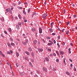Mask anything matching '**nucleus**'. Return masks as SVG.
I'll return each mask as SVG.
<instances>
[{"label":"nucleus","instance_id":"obj_1","mask_svg":"<svg viewBox=\"0 0 77 77\" xmlns=\"http://www.w3.org/2000/svg\"><path fill=\"white\" fill-rule=\"evenodd\" d=\"M46 16H47V14L45 13L43 14L42 15V17L44 18H46Z\"/></svg>","mask_w":77,"mask_h":77},{"label":"nucleus","instance_id":"obj_2","mask_svg":"<svg viewBox=\"0 0 77 77\" xmlns=\"http://www.w3.org/2000/svg\"><path fill=\"white\" fill-rule=\"evenodd\" d=\"M43 70L45 71V72H47V69L46 68H45L44 67H43Z\"/></svg>","mask_w":77,"mask_h":77},{"label":"nucleus","instance_id":"obj_3","mask_svg":"<svg viewBox=\"0 0 77 77\" xmlns=\"http://www.w3.org/2000/svg\"><path fill=\"white\" fill-rule=\"evenodd\" d=\"M39 32L40 33H42V30L41 28H39Z\"/></svg>","mask_w":77,"mask_h":77},{"label":"nucleus","instance_id":"obj_4","mask_svg":"<svg viewBox=\"0 0 77 77\" xmlns=\"http://www.w3.org/2000/svg\"><path fill=\"white\" fill-rule=\"evenodd\" d=\"M7 44L8 46L9 47H10V48L12 47V46H11V45L10 44L8 43H7Z\"/></svg>","mask_w":77,"mask_h":77},{"label":"nucleus","instance_id":"obj_5","mask_svg":"<svg viewBox=\"0 0 77 77\" xmlns=\"http://www.w3.org/2000/svg\"><path fill=\"white\" fill-rule=\"evenodd\" d=\"M10 40L11 41V42H14V40H13V39L12 38H10Z\"/></svg>","mask_w":77,"mask_h":77},{"label":"nucleus","instance_id":"obj_6","mask_svg":"<svg viewBox=\"0 0 77 77\" xmlns=\"http://www.w3.org/2000/svg\"><path fill=\"white\" fill-rule=\"evenodd\" d=\"M25 53H26V54L28 55H30V54L29 53V52H27V51H25Z\"/></svg>","mask_w":77,"mask_h":77},{"label":"nucleus","instance_id":"obj_7","mask_svg":"<svg viewBox=\"0 0 77 77\" xmlns=\"http://www.w3.org/2000/svg\"><path fill=\"white\" fill-rule=\"evenodd\" d=\"M32 32H35L36 30V29L35 28H33L32 29Z\"/></svg>","mask_w":77,"mask_h":77},{"label":"nucleus","instance_id":"obj_8","mask_svg":"<svg viewBox=\"0 0 77 77\" xmlns=\"http://www.w3.org/2000/svg\"><path fill=\"white\" fill-rule=\"evenodd\" d=\"M37 43V41H36V40H34V44H36Z\"/></svg>","mask_w":77,"mask_h":77},{"label":"nucleus","instance_id":"obj_9","mask_svg":"<svg viewBox=\"0 0 77 77\" xmlns=\"http://www.w3.org/2000/svg\"><path fill=\"white\" fill-rule=\"evenodd\" d=\"M53 24H54V23L53 22H52V23H51V28H52V27H53Z\"/></svg>","mask_w":77,"mask_h":77},{"label":"nucleus","instance_id":"obj_10","mask_svg":"<svg viewBox=\"0 0 77 77\" xmlns=\"http://www.w3.org/2000/svg\"><path fill=\"white\" fill-rule=\"evenodd\" d=\"M38 50H39L40 52H42L43 51V49L42 48H40L39 49H38Z\"/></svg>","mask_w":77,"mask_h":77},{"label":"nucleus","instance_id":"obj_11","mask_svg":"<svg viewBox=\"0 0 77 77\" xmlns=\"http://www.w3.org/2000/svg\"><path fill=\"white\" fill-rule=\"evenodd\" d=\"M16 27L17 29H20V26H19L18 25H16Z\"/></svg>","mask_w":77,"mask_h":77},{"label":"nucleus","instance_id":"obj_12","mask_svg":"<svg viewBox=\"0 0 77 77\" xmlns=\"http://www.w3.org/2000/svg\"><path fill=\"white\" fill-rule=\"evenodd\" d=\"M45 59H46V60L47 61V62H49V59H48V58L47 57H46Z\"/></svg>","mask_w":77,"mask_h":77},{"label":"nucleus","instance_id":"obj_13","mask_svg":"<svg viewBox=\"0 0 77 77\" xmlns=\"http://www.w3.org/2000/svg\"><path fill=\"white\" fill-rule=\"evenodd\" d=\"M66 73L67 75H69V73L68 72H66Z\"/></svg>","mask_w":77,"mask_h":77},{"label":"nucleus","instance_id":"obj_14","mask_svg":"<svg viewBox=\"0 0 77 77\" xmlns=\"http://www.w3.org/2000/svg\"><path fill=\"white\" fill-rule=\"evenodd\" d=\"M16 54L17 57H18V56H19V54L18 52H16Z\"/></svg>","mask_w":77,"mask_h":77},{"label":"nucleus","instance_id":"obj_15","mask_svg":"<svg viewBox=\"0 0 77 77\" xmlns=\"http://www.w3.org/2000/svg\"><path fill=\"white\" fill-rule=\"evenodd\" d=\"M22 43L23 44V45H26V42H22Z\"/></svg>","mask_w":77,"mask_h":77},{"label":"nucleus","instance_id":"obj_16","mask_svg":"<svg viewBox=\"0 0 77 77\" xmlns=\"http://www.w3.org/2000/svg\"><path fill=\"white\" fill-rule=\"evenodd\" d=\"M29 65L30 66H33L32 63L31 62H29Z\"/></svg>","mask_w":77,"mask_h":77},{"label":"nucleus","instance_id":"obj_17","mask_svg":"<svg viewBox=\"0 0 77 77\" xmlns=\"http://www.w3.org/2000/svg\"><path fill=\"white\" fill-rule=\"evenodd\" d=\"M8 30H9V32H12V29H11V28H8Z\"/></svg>","mask_w":77,"mask_h":77},{"label":"nucleus","instance_id":"obj_18","mask_svg":"<svg viewBox=\"0 0 77 77\" xmlns=\"http://www.w3.org/2000/svg\"><path fill=\"white\" fill-rule=\"evenodd\" d=\"M60 54H62V55H63V52H62V51H61L60 52Z\"/></svg>","mask_w":77,"mask_h":77},{"label":"nucleus","instance_id":"obj_19","mask_svg":"<svg viewBox=\"0 0 77 77\" xmlns=\"http://www.w3.org/2000/svg\"><path fill=\"white\" fill-rule=\"evenodd\" d=\"M16 66L17 67H18V66H19V64L17 63H16Z\"/></svg>","mask_w":77,"mask_h":77},{"label":"nucleus","instance_id":"obj_20","mask_svg":"<svg viewBox=\"0 0 77 77\" xmlns=\"http://www.w3.org/2000/svg\"><path fill=\"white\" fill-rule=\"evenodd\" d=\"M19 17V18L20 19H21V16L20 14L18 15Z\"/></svg>","mask_w":77,"mask_h":77},{"label":"nucleus","instance_id":"obj_21","mask_svg":"<svg viewBox=\"0 0 77 77\" xmlns=\"http://www.w3.org/2000/svg\"><path fill=\"white\" fill-rule=\"evenodd\" d=\"M11 45L14 46V45H15V44L14 43H13V42H11Z\"/></svg>","mask_w":77,"mask_h":77},{"label":"nucleus","instance_id":"obj_22","mask_svg":"<svg viewBox=\"0 0 77 77\" xmlns=\"http://www.w3.org/2000/svg\"><path fill=\"white\" fill-rule=\"evenodd\" d=\"M28 50L29 51H32V49H31V48H28Z\"/></svg>","mask_w":77,"mask_h":77},{"label":"nucleus","instance_id":"obj_23","mask_svg":"<svg viewBox=\"0 0 77 77\" xmlns=\"http://www.w3.org/2000/svg\"><path fill=\"white\" fill-rule=\"evenodd\" d=\"M31 56H32V57H34V54L33 53H31Z\"/></svg>","mask_w":77,"mask_h":77},{"label":"nucleus","instance_id":"obj_24","mask_svg":"<svg viewBox=\"0 0 77 77\" xmlns=\"http://www.w3.org/2000/svg\"><path fill=\"white\" fill-rule=\"evenodd\" d=\"M56 53H57V55H58V56L59 55V52L57 51H56Z\"/></svg>","mask_w":77,"mask_h":77},{"label":"nucleus","instance_id":"obj_25","mask_svg":"<svg viewBox=\"0 0 77 77\" xmlns=\"http://www.w3.org/2000/svg\"><path fill=\"white\" fill-rule=\"evenodd\" d=\"M68 34H69V31H66V34L68 35Z\"/></svg>","mask_w":77,"mask_h":77},{"label":"nucleus","instance_id":"obj_26","mask_svg":"<svg viewBox=\"0 0 77 77\" xmlns=\"http://www.w3.org/2000/svg\"><path fill=\"white\" fill-rule=\"evenodd\" d=\"M49 30L51 32H53V29H50Z\"/></svg>","mask_w":77,"mask_h":77},{"label":"nucleus","instance_id":"obj_27","mask_svg":"<svg viewBox=\"0 0 77 77\" xmlns=\"http://www.w3.org/2000/svg\"><path fill=\"white\" fill-rule=\"evenodd\" d=\"M21 1H19V2L18 3V5H20V4H21Z\"/></svg>","mask_w":77,"mask_h":77},{"label":"nucleus","instance_id":"obj_28","mask_svg":"<svg viewBox=\"0 0 77 77\" xmlns=\"http://www.w3.org/2000/svg\"><path fill=\"white\" fill-rule=\"evenodd\" d=\"M48 45H52V44L49 43L48 44Z\"/></svg>","mask_w":77,"mask_h":77},{"label":"nucleus","instance_id":"obj_29","mask_svg":"<svg viewBox=\"0 0 77 77\" xmlns=\"http://www.w3.org/2000/svg\"><path fill=\"white\" fill-rule=\"evenodd\" d=\"M30 12V8H29L28 10V13H29Z\"/></svg>","mask_w":77,"mask_h":77},{"label":"nucleus","instance_id":"obj_30","mask_svg":"<svg viewBox=\"0 0 77 77\" xmlns=\"http://www.w3.org/2000/svg\"><path fill=\"white\" fill-rule=\"evenodd\" d=\"M4 32L5 33V34H6V35H7V34H8V33L7 32H6V31H4Z\"/></svg>","mask_w":77,"mask_h":77},{"label":"nucleus","instance_id":"obj_31","mask_svg":"<svg viewBox=\"0 0 77 77\" xmlns=\"http://www.w3.org/2000/svg\"><path fill=\"white\" fill-rule=\"evenodd\" d=\"M65 60H66V58H64V59H63L64 63H66L65 62Z\"/></svg>","mask_w":77,"mask_h":77},{"label":"nucleus","instance_id":"obj_32","mask_svg":"<svg viewBox=\"0 0 77 77\" xmlns=\"http://www.w3.org/2000/svg\"><path fill=\"white\" fill-rule=\"evenodd\" d=\"M18 24L19 26H21V23H18Z\"/></svg>","mask_w":77,"mask_h":77},{"label":"nucleus","instance_id":"obj_33","mask_svg":"<svg viewBox=\"0 0 77 77\" xmlns=\"http://www.w3.org/2000/svg\"><path fill=\"white\" fill-rule=\"evenodd\" d=\"M20 74L21 75H24V73H20Z\"/></svg>","mask_w":77,"mask_h":77},{"label":"nucleus","instance_id":"obj_34","mask_svg":"<svg viewBox=\"0 0 77 77\" xmlns=\"http://www.w3.org/2000/svg\"><path fill=\"white\" fill-rule=\"evenodd\" d=\"M56 62H57V63L59 62V60L58 59H57L56 60Z\"/></svg>","mask_w":77,"mask_h":77},{"label":"nucleus","instance_id":"obj_35","mask_svg":"<svg viewBox=\"0 0 77 77\" xmlns=\"http://www.w3.org/2000/svg\"><path fill=\"white\" fill-rule=\"evenodd\" d=\"M57 45H58V48H60V45H59V43H57Z\"/></svg>","mask_w":77,"mask_h":77},{"label":"nucleus","instance_id":"obj_36","mask_svg":"<svg viewBox=\"0 0 77 77\" xmlns=\"http://www.w3.org/2000/svg\"><path fill=\"white\" fill-rule=\"evenodd\" d=\"M31 61L32 62H34V60H33V59H31Z\"/></svg>","mask_w":77,"mask_h":77},{"label":"nucleus","instance_id":"obj_37","mask_svg":"<svg viewBox=\"0 0 77 77\" xmlns=\"http://www.w3.org/2000/svg\"><path fill=\"white\" fill-rule=\"evenodd\" d=\"M8 54H11V52H10L8 51Z\"/></svg>","mask_w":77,"mask_h":77},{"label":"nucleus","instance_id":"obj_38","mask_svg":"<svg viewBox=\"0 0 77 77\" xmlns=\"http://www.w3.org/2000/svg\"><path fill=\"white\" fill-rule=\"evenodd\" d=\"M23 13L24 14H25V15H26V13H25V11H23Z\"/></svg>","mask_w":77,"mask_h":77},{"label":"nucleus","instance_id":"obj_39","mask_svg":"<svg viewBox=\"0 0 77 77\" xmlns=\"http://www.w3.org/2000/svg\"><path fill=\"white\" fill-rule=\"evenodd\" d=\"M36 13L35 12H34L33 13V15H36Z\"/></svg>","mask_w":77,"mask_h":77},{"label":"nucleus","instance_id":"obj_40","mask_svg":"<svg viewBox=\"0 0 77 77\" xmlns=\"http://www.w3.org/2000/svg\"><path fill=\"white\" fill-rule=\"evenodd\" d=\"M46 4H47V2H46V1H45V2H44L45 5H46Z\"/></svg>","mask_w":77,"mask_h":77},{"label":"nucleus","instance_id":"obj_41","mask_svg":"<svg viewBox=\"0 0 77 77\" xmlns=\"http://www.w3.org/2000/svg\"><path fill=\"white\" fill-rule=\"evenodd\" d=\"M69 60H70V62H72V60H71V59H69Z\"/></svg>","mask_w":77,"mask_h":77},{"label":"nucleus","instance_id":"obj_42","mask_svg":"<svg viewBox=\"0 0 77 77\" xmlns=\"http://www.w3.org/2000/svg\"><path fill=\"white\" fill-rule=\"evenodd\" d=\"M53 42H54V44H56V41L55 40H54Z\"/></svg>","mask_w":77,"mask_h":77},{"label":"nucleus","instance_id":"obj_43","mask_svg":"<svg viewBox=\"0 0 77 77\" xmlns=\"http://www.w3.org/2000/svg\"><path fill=\"white\" fill-rule=\"evenodd\" d=\"M25 59H26V60H27V59H28V58H27V57H26L25 58Z\"/></svg>","mask_w":77,"mask_h":77},{"label":"nucleus","instance_id":"obj_44","mask_svg":"<svg viewBox=\"0 0 77 77\" xmlns=\"http://www.w3.org/2000/svg\"><path fill=\"white\" fill-rule=\"evenodd\" d=\"M53 71H56V69H53Z\"/></svg>","mask_w":77,"mask_h":77},{"label":"nucleus","instance_id":"obj_45","mask_svg":"<svg viewBox=\"0 0 77 77\" xmlns=\"http://www.w3.org/2000/svg\"><path fill=\"white\" fill-rule=\"evenodd\" d=\"M47 39H50V37L48 36L47 37Z\"/></svg>","mask_w":77,"mask_h":77},{"label":"nucleus","instance_id":"obj_46","mask_svg":"<svg viewBox=\"0 0 77 77\" xmlns=\"http://www.w3.org/2000/svg\"><path fill=\"white\" fill-rule=\"evenodd\" d=\"M1 36H2V38H4V36H3V34H1Z\"/></svg>","mask_w":77,"mask_h":77},{"label":"nucleus","instance_id":"obj_47","mask_svg":"<svg viewBox=\"0 0 77 77\" xmlns=\"http://www.w3.org/2000/svg\"><path fill=\"white\" fill-rule=\"evenodd\" d=\"M6 11H7V12H9V10L8 9H6Z\"/></svg>","mask_w":77,"mask_h":77},{"label":"nucleus","instance_id":"obj_48","mask_svg":"<svg viewBox=\"0 0 77 77\" xmlns=\"http://www.w3.org/2000/svg\"><path fill=\"white\" fill-rule=\"evenodd\" d=\"M24 4L25 5H27L28 3H27V2H24Z\"/></svg>","mask_w":77,"mask_h":77},{"label":"nucleus","instance_id":"obj_49","mask_svg":"<svg viewBox=\"0 0 77 77\" xmlns=\"http://www.w3.org/2000/svg\"><path fill=\"white\" fill-rule=\"evenodd\" d=\"M60 36H58V39H60Z\"/></svg>","mask_w":77,"mask_h":77},{"label":"nucleus","instance_id":"obj_50","mask_svg":"<svg viewBox=\"0 0 77 77\" xmlns=\"http://www.w3.org/2000/svg\"><path fill=\"white\" fill-rule=\"evenodd\" d=\"M53 55H54V56H56V54L55 53H54Z\"/></svg>","mask_w":77,"mask_h":77},{"label":"nucleus","instance_id":"obj_51","mask_svg":"<svg viewBox=\"0 0 77 77\" xmlns=\"http://www.w3.org/2000/svg\"><path fill=\"white\" fill-rule=\"evenodd\" d=\"M0 54H3V53H2V51H0Z\"/></svg>","mask_w":77,"mask_h":77},{"label":"nucleus","instance_id":"obj_52","mask_svg":"<svg viewBox=\"0 0 77 77\" xmlns=\"http://www.w3.org/2000/svg\"><path fill=\"white\" fill-rule=\"evenodd\" d=\"M56 35V33H52V35Z\"/></svg>","mask_w":77,"mask_h":77},{"label":"nucleus","instance_id":"obj_53","mask_svg":"<svg viewBox=\"0 0 77 77\" xmlns=\"http://www.w3.org/2000/svg\"><path fill=\"white\" fill-rule=\"evenodd\" d=\"M74 70L75 71H76V68H75V67H74Z\"/></svg>","mask_w":77,"mask_h":77},{"label":"nucleus","instance_id":"obj_54","mask_svg":"<svg viewBox=\"0 0 77 77\" xmlns=\"http://www.w3.org/2000/svg\"><path fill=\"white\" fill-rule=\"evenodd\" d=\"M0 65H2V63L1 62V60H0Z\"/></svg>","mask_w":77,"mask_h":77},{"label":"nucleus","instance_id":"obj_55","mask_svg":"<svg viewBox=\"0 0 77 77\" xmlns=\"http://www.w3.org/2000/svg\"><path fill=\"white\" fill-rule=\"evenodd\" d=\"M37 73H38V74H40V72H39V71H37Z\"/></svg>","mask_w":77,"mask_h":77},{"label":"nucleus","instance_id":"obj_56","mask_svg":"<svg viewBox=\"0 0 77 77\" xmlns=\"http://www.w3.org/2000/svg\"><path fill=\"white\" fill-rule=\"evenodd\" d=\"M76 17V15H73V17H74V18H75Z\"/></svg>","mask_w":77,"mask_h":77},{"label":"nucleus","instance_id":"obj_57","mask_svg":"<svg viewBox=\"0 0 77 77\" xmlns=\"http://www.w3.org/2000/svg\"><path fill=\"white\" fill-rule=\"evenodd\" d=\"M70 45H71V46H72L73 45L72 43H70Z\"/></svg>","mask_w":77,"mask_h":77},{"label":"nucleus","instance_id":"obj_58","mask_svg":"<svg viewBox=\"0 0 77 77\" xmlns=\"http://www.w3.org/2000/svg\"><path fill=\"white\" fill-rule=\"evenodd\" d=\"M65 45V42H63V45Z\"/></svg>","mask_w":77,"mask_h":77},{"label":"nucleus","instance_id":"obj_59","mask_svg":"<svg viewBox=\"0 0 77 77\" xmlns=\"http://www.w3.org/2000/svg\"><path fill=\"white\" fill-rule=\"evenodd\" d=\"M58 23H59V24H61V22H60V21H59L58 22Z\"/></svg>","mask_w":77,"mask_h":77},{"label":"nucleus","instance_id":"obj_60","mask_svg":"<svg viewBox=\"0 0 77 77\" xmlns=\"http://www.w3.org/2000/svg\"><path fill=\"white\" fill-rule=\"evenodd\" d=\"M24 22H25V23H26V22H27L26 20H24Z\"/></svg>","mask_w":77,"mask_h":77},{"label":"nucleus","instance_id":"obj_61","mask_svg":"<svg viewBox=\"0 0 77 77\" xmlns=\"http://www.w3.org/2000/svg\"><path fill=\"white\" fill-rule=\"evenodd\" d=\"M63 11H64L63 14H65V10H64Z\"/></svg>","mask_w":77,"mask_h":77},{"label":"nucleus","instance_id":"obj_62","mask_svg":"<svg viewBox=\"0 0 77 77\" xmlns=\"http://www.w3.org/2000/svg\"><path fill=\"white\" fill-rule=\"evenodd\" d=\"M10 11H9V12L10 13V14H12V11H11V10H10Z\"/></svg>","mask_w":77,"mask_h":77},{"label":"nucleus","instance_id":"obj_63","mask_svg":"<svg viewBox=\"0 0 77 77\" xmlns=\"http://www.w3.org/2000/svg\"><path fill=\"white\" fill-rule=\"evenodd\" d=\"M70 66L71 67H72V64H71V65H70Z\"/></svg>","mask_w":77,"mask_h":77},{"label":"nucleus","instance_id":"obj_64","mask_svg":"<svg viewBox=\"0 0 77 77\" xmlns=\"http://www.w3.org/2000/svg\"><path fill=\"white\" fill-rule=\"evenodd\" d=\"M12 74L13 75H14V73L13 72H12Z\"/></svg>","mask_w":77,"mask_h":77}]
</instances>
